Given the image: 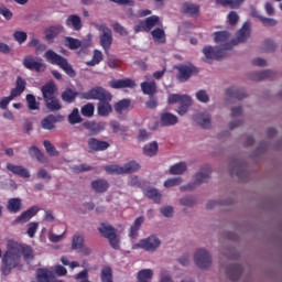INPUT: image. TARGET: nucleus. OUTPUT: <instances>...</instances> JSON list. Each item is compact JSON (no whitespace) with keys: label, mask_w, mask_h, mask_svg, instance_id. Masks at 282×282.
<instances>
[{"label":"nucleus","mask_w":282,"mask_h":282,"mask_svg":"<svg viewBox=\"0 0 282 282\" xmlns=\"http://www.w3.org/2000/svg\"><path fill=\"white\" fill-rule=\"evenodd\" d=\"M178 119L177 116L171 112H163L161 115V127H173L177 124Z\"/></svg>","instance_id":"30"},{"label":"nucleus","mask_w":282,"mask_h":282,"mask_svg":"<svg viewBox=\"0 0 282 282\" xmlns=\"http://www.w3.org/2000/svg\"><path fill=\"white\" fill-rule=\"evenodd\" d=\"M7 208L9 213H19L21 210V198H10Z\"/></svg>","instance_id":"43"},{"label":"nucleus","mask_w":282,"mask_h":282,"mask_svg":"<svg viewBox=\"0 0 282 282\" xmlns=\"http://www.w3.org/2000/svg\"><path fill=\"white\" fill-rule=\"evenodd\" d=\"M43 147L47 153V155H50L51 158H58L61 155V153L58 152V150H56V147H54V144H52L51 141L45 140L43 142Z\"/></svg>","instance_id":"42"},{"label":"nucleus","mask_w":282,"mask_h":282,"mask_svg":"<svg viewBox=\"0 0 282 282\" xmlns=\"http://www.w3.org/2000/svg\"><path fill=\"white\" fill-rule=\"evenodd\" d=\"M69 124H80L83 122V117H80V112L78 108H74L73 111L68 115Z\"/></svg>","instance_id":"46"},{"label":"nucleus","mask_w":282,"mask_h":282,"mask_svg":"<svg viewBox=\"0 0 282 282\" xmlns=\"http://www.w3.org/2000/svg\"><path fill=\"white\" fill-rule=\"evenodd\" d=\"M182 184V178L176 177V178H169L167 181L164 182L165 188H171L173 186H180Z\"/></svg>","instance_id":"60"},{"label":"nucleus","mask_w":282,"mask_h":282,"mask_svg":"<svg viewBox=\"0 0 282 282\" xmlns=\"http://www.w3.org/2000/svg\"><path fill=\"white\" fill-rule=\"evenodd\" d=\"M140 169V164L138 162H129L123 166L119 165H106L105 171L108 175H124V173H135Z\"/></svg>","instance_id":"7"},{"label":"nucleus","mask_w":282,"mask_h":282,"mask_svg":"<svg viewBox=\"0 0 282 282\" xmlns=\"http://www.w3.org/2000/svg\"><path fill=\"white\" fill-rule=\"evenodd\" d=\"M61 120H63V116L48 115L41 122L42 129H46L47 131H52V129H54V127H55L54 124H56V122H61Z\"/></svg>","instance_id":"25"},{"label":"nucleus","mask_w":282,"mask_h":282,"mask_svg":"<svg viewBox=\"0 0 282 282\" xmlns=\"http://www.w3.org/2000/svg\"><path fill=\"white\" fill-rule=\"evenodd\" d=\"M151 36L154 43H161L162 45L166 43V33L164 32V29H154L153 31H151Z\"/></svg>","instance_id":"34"},{"label":"nucleus","mask_w":282,"mask_h":282,"mask_svg":"<svg viewBox=\"0 0 282 282\" xmlns=\"http://www.w3.org/2000/svg\"><path fill=\"white\" fill-rule=\"evenodd\" d=\"M140 87L144 96H154V94H158V83L155 80L142 82Z\"/></svg>","instance_id":"24"},{"label":"nucleus","mask_w":282,"mask_h":282,"mask_svg":"<svg viewBox=\"0 0 282 282\" xmlns=\"http://www.w3.org/2000/svg\"><path fill=\"white\" fill-rule=\"evenodd\" d=\"M137 279L138 282H151V280L153 279V270L143 269L139 271Z\"/></svg>","instance_id":"41"},{"label":"nucleus","mask_w":282,"mask_h":282,"mask_svg":"<svg viewBox=\"0 0 282 282\" xmlns=\"http://www.w3.org/2000/svg\"><path fill=\"white\" fill-rule=\"evenodd\" d=\"M194 261L198 268H210L213 258L205 249H198L194 256Z\"/></svg>","instance_id":"15"},{"label":"nucleus","mask_w":282,"mask_h":282,"mask_svg":"<svg viewBox=\"0 0 282 282\" xmlns=\"http://www.w3.org/2000/svg\"><path fill=\"white\" fill-rule=\"evenodd\" d=\"M19 263H21V256L14 247V241H9L7 245V251L2 257V274H4V276H8V274H10L12 270H14V268H19Z\"/></svg>","instance_id":"3"},{"label":"nucleus","mask_w":282,"mask_h":282,"mask_svg":"<svg viewBox=\"0 0 282 282\" xmlns=\"http://www.w3.org/2000/svg\"><path fill=\"white\" fill-rule=\"evenodd\" d=\"M204 180L206 178H196L195 182L181 186V191H195V188H197V186H199Z\"/></svg>","instance_id":"57"},{"label":"nucleus","mask_w":282,"mask_h":282,"mask_svg":"<svg viewBox=\"0 0 282 282\" xmlns=\"http://www.w3.org/2000/svg\"><path fill=\"white\" fill-rule=\"evenodd\" d=\"M159 149L160 147L158 145V141H153L152 143L143 147V154L148 158H153L154 155H158Z\"/></svg>","instance_id":"40"},{"label":"nucleus","mask_w":282,"mask_h":282,"mask_svg":"<svg viewBox=\"0 0 282 282\" xmlns=\"http://www.w3.org/2000/svg\"><path fill=\"white\" fill-rule=\"evenodd\" d=\"M250 37V22H245L242 28L237 32V37L230 41V32L228 31H217L214 33L215 43H220L223 45V51H226V54L230 52L234 45H239V43H246Z\"/></svg>","instance_id":"1"},{"label":"nucleus","mask_w":282,"mask_h":282,"mask_svg":"<svg viewBox=\"0 0 282 282\" xmlns=\"http://www.w3.org/2000/svg\"><path fill=\"white\" fill-rule=\"evenodd\" d=\"M64 45L68 47V50H78L82 45L80 40L74 37H65Z\"/></svg>","instance_id":"49"},{"label":"nucleus","mask_w":282,"mask_h":282,"mask_svg":"<svg viewBox=\"0 0 282 282\" xmlns=\"http://www.w3.org/2000/svg\"><path fill=\"white\" fill-rule=\"evenodd\" d=\"M85 246V237L80 234H75L72 240L73 250H80Z\"/></svg>","instance_id":"45"},{"label":"nucleus","mask_w":282,"mask_h":282,"mask_svg":"<svg viewBox=\"0 0 282 282\" xmlns=\"http://www.w3.org/2000/svg\"><path fill=\"white\" fill-rule=\"evenodd\" d=\"M39 230V223H29L28 224V229H26V235L30 237V239H34L36 237V232Z\"/></svg>","instance_id":"54"},{"label":"nucleus","mask_w":282,"mask_h":282,"mask_svg":"<svg viewBox=\"0 0 282 282\" xmlns=\"http://www.w3.org/2000/svg\"><path fill=\"white\" fill-rule=\"evenodd\" d=\"M194 120L203 129H210V113L198 112V113L194 115Z\"/></svg>","instance_id":"26"},{"label":"nucleus","mask_w":282,"mask_h":282,"mask_svg":"<svg viewBox=\"0 0 282 282\" xmlns=\"http://www.w3.org/2000/svg\"><path fill=\"white\" fill-rule=\"evenodd\" d=\"M13 246L15 247L18 254L22 256L24 261H32L34 259V249H32L29 245H21L17 241H13Z\"/></svg>","instance_id":"19"},{"label":"nucleus","mask_w":282,"mask_h":282,"mask_svg":"<svg viewBox=\"0 0 282 282\" xmlns=\"http://www.w3.org/2000/svg\"><path fill=\"white\" fill-rule=\"evenodd\" d=\"M13 39L14 41H17V43L22 45V43H25V41H28V33H25V31H15L13 33Z\"/></svg>","instance_id":"55"},{"label":"nucleus","mask_w":282,"mask_h":282,"mask_svg":"<svg viewBox=\"0 0 282 282\" xmlns=\"http://www.w3.org/2000/svg\"><path fill=\"white\" fill-rule=\"evenodd\" d=\"M101 282H113V271L111 270V267L102 268Z\"/></svg>","instance_id":"51"},{"label":"nucleus","mask_w":282,"mask_h":282,"mask_svg":"<svg viewBox=\"0 0 282 282\" xmlns=\"http://www.w3.org/2000/svg\"><path fill=\"white\" fill-rule=\"evenodd\" d=\"M181 12L182 14H185V17H192V19H197V17H199L202 12V7L192 1H186L182 3Z\"/></svg>","instance_id":"14"},{"label":"nucleus","mask_w":282,"mask_h":282,"mask_svg":"<svg viewBox=\"0 0 282 282\" xmlns=\"http://www.w3.org/2000/svg\"><path fill=\"white\" fill-rule=\"evenodd\" d=\"M101 62H102V52L99 50H95L93 59L86 62V65H88V67H94L96 65H100Z\"/></svg>","instance_id":"48"},{"label":"nucleus","mask_w":282,"mask_h":282,"mask_svg":"<svg viewBox=\"0 0 282 282\" xmlns=\"http://www.w3.org/2000/svg\"><path fill=\"white\" fill-rule=\"evenodd\" d=\"M111 100H101L97 105V113L98 116H101L102 118H107L111 111H113V108L111 107V104H109Z\"/></svg>","instance_id":"28"},{"label":"nucleus","mask_w":282,"mask_h":282,"mask_svg":"<svg viewBox=\"0 0 282 282\" xmlns=\"http://www.w3.org/2000/svg\"><path fill=\"white\" fill-rule=\"evenodd\" d=\"M44 58L47 61V63H50V65H57V67L63 69V72H65L69 78H76V70L72 64L67 62V58H65L63 55H58V53H56L54 50H47L44 53Z\"/></svg>","instance_id":"4"},{"label":"nucleus","mask_w":282,"mask_h":282,"mask_svg":"<svg viewBox=\"0 0 282 282\" xmlns=\"http://www.w3.org/2000/svg\"><path fill=\"white\" fill-rule=\"evenodd\" d=\"M98 231L105 237V239H108L113 250H118V248H120V239L118 238V230H116V228L102 224V226L98 228Z\"/></svg>","instance_id":"9"},{"label":"nucleus","mask_w":282,"mask_h":282,"mask_svg":"<svg viewBox=\"0 0 282 282\" xmlns=\"http://www.w3.org/2000/svg\"><path fill=\"white\" fill-rule=\"evenodd\" d=\"M111 147L109 142L99 140L96 137H89L86 141L85 151L87 153H100L101 151H107Z\"/></svg>","instance_id":"11"},{"label":"nucleus","mask_w":282,"mask_h":282,"mask_svg":"<svg viewBox=\"0 0 282 282\" xmlns=\"http://www.w3.org/2000/svg\"><path fill=\"white\" fill-rule=\"evenodd\" d=\"M144 32H151L155 25H160V17L151 15L143 21Z\"/></svg>","instance_id":"37"},{"label":"nucleus","mask_w":282,"mask_h":282,"mask_svg":"<svg viewBox=\"0 0 282 282\" xmlns=\"http://www.w3.org/2000/svg\"><path fill=\"white\" fill-rule=\"evenodd\" d=\"M80 97V93L72 89V88H66L62 95L61 98L63 102H67V105H72V102H76V98Z\"/></svg>","instance_id":"27"},{"label":"nucleus","mask_w":282,"mask_h":282,"mask_svg":"<svg viewBox=\"0 0 282 282\" xmlns=\"http://www.w3.org/2000/svg\"><path fill=\"white\" fill-rule=\"evenodd\" d=\"M131 185L142 188L143 195L145 197H148V199H152V202H154V204H160V202H162V194L160 193V191H158V188H154V187L144 188V186H142V183H140V181H138V177L131 178Z\"/></svg>","instance_id":"12"},{"label":"nucleus","mask_w":282,"mask_h":282,"mask_svg":"<svg viewBox=\"0 0 282 282\" xmlns=\"http://www.w3.org/2000/svg\"><path fill=\"white\" fill-rule=\"evenodd\" d=\"M145 107L148 109H155L158 107V97L151 95L148 101L145 102Z\"/></svg>","instance_id":"62"},{"label":"nucleus","mask_w":282,"mask_h":282,"mask_svg":"<svg viewBox=\"0 0 282 282\" xmlns=\"http://www.w3.org/2000/svg\"><path fill=\"white\" fill-rule=\"evenodd\" d=\"M177 69L176 78L180 83H186L193 76V74H197L199 72L197 66L193 64H178L175 66Z\"/></svg>","instance_id":"10"},{"label":"nucleus","mask_w":282,"mask_h":282,"mask_svg":"<svg viewBox=\"0 0 282 282\" xmlns=\"http://www.w3.org/2000/svg\"><path fill=\"white\" fill-rule=\"evenodd\" d=\"M276 73L274 70H262L253 73V80H265V78H274Z\"/></svg>","instance_id":"44"},{"label":"nucleus","mask_w":282,"mask_h":282,"mask_svg":"<svg viewBox=\"0 0 282 282\" xmlns=\"http://www.w3.org/2000/svg\"><path fill=\"white\" fill-rule=\"evenodd\" d=\"M7 170L14 175H19L20 177H30V172H28V169L21 165H14L12 163H9L7 164Z\"/></svg>","instance_id":"32"},{"label":"nucleus","mask_w":282,"mask_h":282,"mask_svg":"<svg viewBox=\"0 0 282 282\" xmlns=\"http://www.w3.org/2000/svg\"><path fill=\"white\" fill-rule=\"evenodd\" d=\"M80 111L82 116H84L85 118H93L94 111H96V107L94 106V104L88 102L82 107Z\"/></svg>","instance_id":"50"},{"label":"nucleus","mask_w":282,"mask_h":282,"mask_svg":"<svg viewBox=\"0 0 282 282\" xmlns=\"http://www.w3.org/2000/svg\"><path fill=\"white\" fill-rule=\"evenodd\" d=\"M36 213H39V207L33 206L23 212L20 216H18L13 224H26V221H30V219H32V217H34Z\"/></svg>","instance_id":"22"},{"label":"nucleus","mask_w":282,"mask_h":282,"mask_svg":"<svg viewBox=\"0 0 282 282\" xmlns=\"http://www.w3.org/2000/svg\"><path fill=\"white\" fill-rule=\"evenodd\" d=\"M169 105H175L180 102V107L177 108L176 112L178 116H186L188 112V107L193 105V99L188 95H180V94H171L167 98Z\"/></svg>","instance_id":"5"},{"label":"nucleus","mask_w":282,"mask_h":282,"mask_svg":"<svg viewBox=\"0 0 282 282\" xmlns=\"http://www.w3.org/2000/svg\"><path fill=\"white\" fill-rule=\"evenodd\" d=\"M25 87H28V82L23 79V77L18 76L15 80V88L11 90V94L15 97L19 98L23 91H25Z\"/></svg>","instance_id":"31"},{"label":"nucleus","mask_w":282,"mask_h":282,"mask_svg":"<svg viewBox=\"0 0 282 282\" xmlns=\"http://www.w3.org/2000/svg\"><path fill=\"white\" fill-rule=\"evenodd\" d=\"M29 154L31 158H36L39 162H45V154L41 152V150L36 145H32L29 148Z\"/></svg>","instance_id":"47"},{"label":"nucleus","mask_w":282,"mask_h":282,"mask_svg":"<svg viewBox=\"0 0 282 282\" xmlns=\"http://www.w3.org/2000/svg\"><path fill=\"white\" fill-rule=\"evenodd\" d=\"M129 107H131V100L122 99L115 105V111H117L118 113H122V111H127Z\"/></svg>","instance_id":"52"},{"label":"nucleus","mask_w":282,"mask_h":282,"mask_svg":"<svg viewBox=\"0 0 282 282\" xmlns=\"http://www.w3.org/2000/svg\"><path fill=\"white\" fill-rule=\"evenodd\" d=\"M64 30H65V28L61 24H56V25H52V26L46 28L44 30L46 41L54 40L56 36H58V34H63Z\"/></svg>","instance_id":"23"},{"label":"nucleus","mask_w":282,"mask_h":282,"mask_svg":"<svg viewBox=\"0 0 282 282\" xmlns=\"http://www.w3.org/2000/svg\"><path fill=\"white\" fill-rule=\"evenodd\" d=\"M187 169L188 166L186 165V162H178L170 166L169 173L170 175H184Z\"/></svg>","instance_id":"36"},{"label":"nucleus","mask_w":282,"mask_h":282,"mask_svg":"<svg viewBox=\"0 0 282 282\" xmlns=\"http://www.w3.org/2000/svg\"><path fill=\"white\" fill-rule=\"evenodd\" d=\"M162 242L160 241V238L156 236L152 235L148 237L147 239H142L139 242V247L143 248V250H147V252H153L160 248V245Z\"/></svg>","instance_id":"17"},{"label":"nucleus","mask_w":282,"mask_h":282,"mask_svg":"<svg viewBox=\"0 0 282 282\" xmlns=\"http://www.w3.org/2000/svg\"><path fill=\"white\" fill-rule=\"evenodd\" d=\"M260 21L262 22V25H264V28H274V25H276V20L272 19V18H265V17H260Z\"/></svg>","instance_id":"59"},{"label":"nucleus","mask_w":282,"mask_h":282,"mask_svg":"<svg viewBox=\"0 0 282 282\" xmlns=\"http://www.w3.org/2000/svg\"><path fill=\"white\" fill-rule=\"evenodd\" d=\"M196 98H197V100H199V102H209L210 101V97H208V94L206 93V90H198L196 93Z\"/></svg>","instance_id":"61"},{"label":"nucleus","mask_w":282,"mask_h":282,"mask_svg":"<svg viewBox=\"0 0 282 282\" xmlns=\"http://www.w3.org/2000/svg\"><path fill=\"white\" fill-rule=\"evenodd\" d=\"M91 188H94L96 193H107L109 183L106 180L99 178L91 182Z\"/></svg>","instance_id":"33"},{"label":"nucleus","mask_w":282,"mask_h":282,"mask_svg":"<svg viewBox=\"0 0 282 282\" xmlns=\"http://www.w3.org/2000/svg\"><path fill=\"white\" fill-rule=\"evenodd\" d=\"M66 25L67 28H73L75 32H78L83 30V21L80 20V17L77 14H72L66 19Z\"/></svg>","instance_id":"29"},{"label":"nucleus","mask_w":282,"mask_h":282,"mask_svg":"<svg viewBox=\"0 0 282 282\" xmlns=\"http://www.w3.org/2000/svg\"><path fill=\"white\" fill-rule=\"evenodd\" d=\"M226 95L229 96V98H236V100H243V98H246V91L237 87L228 88Z\"/></svg>","instance_id":"38"},{"label":"nucleus","mask_w":282,"mask_h":282,"mask_svg":"<svg viewBox=\"0 0 282 282\" xmlns=\"http://www.w3.org/2000/svg\"><path fill=\"white\" fill-rule=\"evenodd\" d=\"M142 224H144V218L142 216L138 217L133 225L130 227L129 237L130 239H135L138 237V231L142 227Z\"/></svg>","instance_id":"39"},{"label":"nucleus","mask_w":282,"mask_h":282,"mask_svg":"<svg viewBox=\"0 0 282 282\" xmlns=\"http://www.w3.org/2000/svg\"><path fill=\"white\" fill-rule=\"evenodd\" d=\"M246 0H216V3L218 6H223L224 8H231V10H237L238 8H241L242 3Z\"/></svg>","instance_id":"35"},{"label":"nucleus","mask_w":282,"mask_h":282,"mask_svg":"<svg viewBox=\"0 0 282 282\" xmlns=\"http://www.w3.org/2000/svg\"><path fill=\"white\" fill-rule=\"evenodd\" d=\"M96 30L102 32L99 36L100 45L106 54H109V50H111V45L113 44V34L111 29L105 24L96 25Z\"/></svg>","instance_id":"8"},{"label":"nucleus","mask_w":282,"mask_h":282,"mask_svg":"<svg viewBox=\"0 0 282 282\" xmlns=\"http://www.w3.org/2000/svg\"><path fill=\"white\" fill-rule=\"evenodd\" d=\"M109 87L112 89H134L135 87V82L131 78H123V79H112L109 83Z\"/></svg>","instance_id":"20"},{"label":"nucleus","mask_w":282,"mask_h":282,"mask_svg":"<svg viewBox=\"0 0 282 282\" xmlns=\"http://www.w3.org/2000/svg\"><path fill=\"white\" fill-rule=\"evenodd\" d=\"M26 102L30 111H36V109H39V101H36V97L34 95L28 94Z\"/></svg>","instance_id":"53"},{"label":"nucleus","mask_w":282,"mask_h":282,"mask_svg":"<svg viewBox=\"0 0 282 282\" xmlns=\"http://www.w3.org/2000/svg\"><path fill=\"white\" fill-rule=\"evenodd\" d=\"M110 127L113 131V133H118V132H122V133H126V131H129V128L128 127H124V126H120V123L118 121H111L110 122Z\"/></svg>","instance_id":"58"},{"label":"nucleus","mask_w":282,"mask_h":282,"mask_svg":"<svg viewBox=\"0 0 282 282\" xmlns=\"http://www.w3.org/2000/svg\"><path fill=\"white\" fill-rule=\"evenodd\" d=\"M23 67H25V69H30V72H44L45 69V64H43V62H39L36 61L32 55H26L23 58L22 62Z\"/></svg>","instance_id":"16"},{"label":"nucleus","mask_w":282,"mask_h":282,"mask_svg":"<svg viewBox=\"0 0 282 282\" xmlns=\"http://www.w3.org/2000/svg\"><path fill=\"white\" fill-rule=\"evenodd\" d=\"M203 54L206 61H224V58H228V53L219 46H205Z\"/></svg>","instance_id":"13"},{"label":"nucleus","mask_w":282,"mask_h":282,"mask_svg":"<svg viewBox=\"0 0 282 282\" xmlns=\"http://www.w3.org/2000/svg\"><path fill=\"white\" fill-rule=\"evenodd\" d=\"M226 274L230 281H239V276L243 274V267L241 264H229L226 269Z\"/></svg>","instance_id":"21"},{"label":"nucleus","mask_w":282,"mask_h":282,"mask_svg":"<svg viewBox=\"0 0 282 282\" xmlns=\"http://www.w3.org/2000/svg\"><path fill=\"white\" fill-rule=\"evenodd\" d=\"M228 21H229V25H237V23L239 21V14H237V11L229 12Z\"/></svg>","instance_id":"64"},{"label":"nucleus","mask_w":282,"mask_h":282,"mask_svg":"<svg viewBox=\"0 0 282 282\" xmlns=\"http://www.w3.org/2000/svg\"><path fill=\"white\" fill-rule=\"evenodd\" d=\"M73 171L74 173H87L89 171H94V167L89 164L84 163L73 166Z\"/></svg>","instance_id":"56"},{"label":"nucleus","mask_w":282,"mask_h":282,"mask_svg":"<svg viewBox=\"0 0 282 282\" xmlns=\"http://www.w3.org/2000/svg\"><path fill=\"white\" fill-rule=\"evenodd\" d=\"M79 98H82V100H99V102H101L102 100H111L113 97L111 96V93L97 86L86 93H80Z\"/></svg>","instance_id":"6"},{"label":"nucleus","mask_w":282,"mask_h":282,"mask_svg":"<svg viewBox=\"0 0 282 282\" xmlns=\"http://www.w3.org/2000/svg\"><path fill=\"white\" fill-rule=\"evenodd\" d=\"M83 127L84 129H86V131H88L89 138H93L94 135H98V133H102V131H105V123L96 122L94 120L84 121Z\"/></svg>","instance_id":"18"},{"label":"nucleus","mask_w":282,"mask_h":282,"mask_svg":"<svg viewBox=\"0 0 282 282\" xmlns=\"http://www.w3.org/2000/svg\"><path fill=\"white\" fill-rule=\"evenodd\" d=\"M263 50L264 52H274V50H276V44L272 40H265Z\"/></svg>","instance_id":"63"},{"label":"nucleus","mask_w":282,"mask_h":282,"mask_svg":"<svg viewBox=\"0 0 282 282\" xmlns=\"http://www.w3.org/2000/svg\"><path fill=\"white\" fill-rule=\"evenodd\" d=\"M56 91H58V87H56V84L54 82H48L41 87L44 105L48 111L56 112L63 109V105H61V99L56 97Z\"/></svg>","instance_id":"2"}]
</instances>
